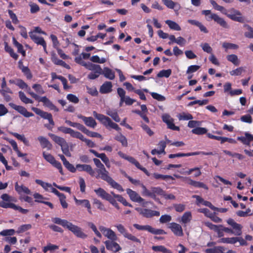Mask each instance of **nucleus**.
Returning a JSON list of instances; mask_svg holds the SVG:
<instances>
[{
  "label": "nucleus",
  "instance_id": "nucleus-32",
  "mask_svg": "<svg viewBox=\"0 0 253 253\" xmlns=\"http://www.w3.org/2000/svg\"><path fill=\"white\" fill-rule=\"evenodd\" d=\"M38 140L39 141L42 148H47L48 149H50L51 148L52 145L45 137L39 136L38 138Z\"/></svg>",
  "mask_w": 253,
  "mask_h": 253
},
{
  "label": "nucleus",
  "instance_id": "nucleus-33",
  "mask_svg": "<svg viewBox=\"0 0 253 253\" xmlns=\"http://www.w3.org/2000/svg\"><path fill=\"white\" fill-rule=\"evenodd\" d=\"M29 36L31 39L37 44L41 45L45 42L42 37L37 36L34 32H29Z\"/></svg>",
  "mask_w": 253,
  "mask_h": 253
},
{
  "label": "nucleus",
  "instance_id": "nucleus-18",
  "mask_svg": "<svg viewBox=\"0 0 253 253\" xmlns=\"http://www.w3.org/2000/svg\"><path fill=\"white\" fill-rule=\"evenodd\" d=\"M58 130L64 133L69 134L71 137L76 138H78L80 133H81L79 131H75L71 128L63 126L58 127Z\"/></svg>",
  "mask_w": 253,
  "mask_h": 253
},
{
  "label": "nucleus",
  "instance_id": "nucleus-3",
  "mask_svg": "<svg viewBox=\"0 0 253 253\" xmlns=\"http://www.w3.org/2000/svg\"><path fill=\"white\" fill-rule=\"evenodd\" d=\"M126 193L129 196L130 199L134 202L138 203L141 204L142 207H145L148 204H152V202L146 201L136 192L127 188L126 190Z\"/></svg>",
  "mask_w": 253,
  "mask_h": 253
},
{
  "label": "nucleus",
  "instance_id": "nucleus-13",
  "mask_svg": "<svg viewBox=\"0 0 253 253\" xmlns=\"http://www.w3.org/2000/svg\"><path fill=\"white\" fill-rule=\"evenodd\" d=\"M174 234V235L178 237L183 236V232L182 226L175 222H171L169 224L168 227Z\"/></svg>",
  "mask_w": 253,
  "mask_h": 253
},
{
  "label": "nucleus",
  "instance_id": "nucleus-20",
  "mask_svg": "<svg viewBox=\"0 0 253 253\" xmlns=\"http://www.w3.org/2000/svg\"><path fill=\"white\" fill-rule=\"evenodd\" d=\"M116 240H107L104 242L107 250L113 252H118L121 250L119 245L115 242Z\"/></svg>",
  "mask_w": 253,
  "mask_h": 253
},
{
  "label": "nucleus",
  "instance_id": "nucleus-35",
  "mask_svg": "<svg viewBox=\"0 0 253 253\" xmlns=\"http://www.w3.org/2000/svg\"><path fill=\"white\" fill-rule=\"evenodd\" d=\"M48 135L51 137L53 141L59 145L60 146H62L63 144H65L66 142H67L64 138L56 135L54 134L49 133Z\"/></svg>",
  "mask_w": 253,
  "mask_h": 253
},
{
  "label": "nucleus",
  "instance_id": "nucleus-26",
  "mask_svg": "<svg viewBox=\"0 0 253 253\" xmlns=\"http://www.w3.org/2000/svg\"><path fill=\"white\" fill-rule=\"evenodd\" d=\"M151 198L157 201L158 199L157 198V196H163L164 195V191L160 187H151Z\"/></svg>",
  "mask_w": 253,
  "mask_h": 253
},
{
  "label": "nucleus",
  "instance_id": "nucleus-41",
  "mask_svg": "<svg viewBox=\"0 0 253 253\" xmlns=\"http://www.w3.org/2000/svg\"><path fill=\"white\" fill-rule=\"evenodd\" d=\"M238 237L222 238L218 241L219 243L235 244L237 242Z\"/></svg>",
  "mask_w": 253,
  "mask_h": 253
},
{
  "label": "nucleus",
  "instance_id": "nucleus-57",
  "mask_svg": "<svg viewBox=\"0 0 253 253\" xmlns=\"http://www.w3.org/2000/svg\"><path fill=\"white\" fill-rule=\"evenodd\" d=\"M207 129L204 127H197L192 130V132L195 134L201 135L206 133Z\"/></svg>",
  "mask_w": 253,
  "mask_h": 253
},
{
  "label": "nucleus",
  "instance_id": "nucleus-9",
  "mask_svg": "<svg viewBox=\"0 0 253 253\" xmlns=\"http://www.w3.org/2000/svg\"><path fill=\"white\" fill-rule=\"evenodd\" d=\"M93 116L99 120L106 127L112 128L115 123L112 122L111 120L108 117L102 114H98L96 112H93Z\"/></svg>",
  "mask_w": 253,
  "mask_h": 253
},
{
  "label": "nucleus",
  "instance_id": "nucleus-12",
  "mask_svg": "<svg viewBox=\"0 0 253 253\" xmlns=\"http://www.w3.org/2000/svg\"><path fill=\"white\" fill-rule=\"evenodd\" d=\"M9 105L25 117L29 118L34 116L32 113L28 112L23 106L17 105L13 103H10Z\"/></svg>",
  "mask_w": 253,
  "mask_h": 253
},
{
  "label": "nucleus",
  "instance_id": "nucleus-39",
  "mask_svg": "<svg viewBox=\"0 0 253 253\" xmlns=\"http://www.w3.org/2000/svg\"><path fill=\"white\" fill-rule=\"evenodd\" d=\"M19 68L21 70L22 72L25 74L26 77L28 79H31L32 75L28 67L23 65L20 61L19 62Z\"/></svg>",
  "mask_w": 253,
  "mask_h": 253
},
{
  "label": "nucleus",
  "instance_id": "nucleus-31",
  "mask_svg": "<svg viewBox=\"0 0 253 253\" xmlns=\"http://www.w3.org/2000/svg\"><path fill=\"white\" fill-rule=\"evenodd\" d=\"M162 1L169 8L174 9L175 7V11H178L180 8V6L179 4L174 2L171 0H162Z\"/></svg>",
  "mask_w": 253,
  "mask_h": 253
},
{
  "label": "nucleus",
  "instance_id": "nucleus-27",
  "mask_svg": "<svg viewBox=\"0 0 253 253\" xmlns=\"http://www.w3.org/2000/svg\"><path fill=\"white\" fill-rule=\"evenodd\" d=\"M15 190L19 195L31 194V191L28 187L23 185H19L17 182L15 184Z\"/></svg>",
  "mask_w": 253,
  "mask_h": 253
},
{
  "label": "nucleus",
  "instance_id": "nucleus-63",
  "mask_svg": "<svg viewBox=\"0 0 253 253\" xmlns=\"http://www.w3.org/2000/svg\"><path fill=\"white\" fill-rule=\"evenodd\" d=\"M177 117L179 120H189L193 118L191 114L185 113L178 114Z\"/></svg>",
  "mask_w": 253,
  "mask_h": 253
},
{
  "label": "nucleus",
  "instance_id": "nucleus-38",
  "mask_svg": "<svg viewBox=\"0 0 253 253\" xmlns=\"http://www.w3.org/2000/svg\"><path fill=\"white\" fill-rule=\"evenodd\" d=\"M200 169V168L196 167L190 169L186 172H181V173L182 174L190 175L192 172L194 171V176L198 177L202 173Z\"/></svg>",
  "mask_w": 253,
  "mask_h": 253
},
{
  "label": "nucleus",
  "instance_id": "nucleus-42",
  "mask_svg": "<svg viewBox=\"0 0 253 253\" xmlns=\"http://www.w3.org/2000/svg\"><path fill=\"white\" fill-rule=\"evenodd\" d=\"M77 138L80 139L83 142H84L86 145L88 146L89 147L93 148L95 146V144L93 141L85 138L81 133H80Z\"/></svg>",
  "mask_w": 253,
  "mask_h": 253
},
{
  "label": "nucleus",
  "instance_id": "nucleus-22",
  "mask_svg": "<svg viewBox=\"0 0 253 253\" xmlns=\"http://www.w3.org/2000/svg\"><path fill=\"white\" fill-rule=\"evenodd\" d=\"M76 169L77 170L80 171H84L88 173L91 176L94 175V171L93 170L91 167L89 165L77 164L76 165Z\"/></svg>",
  "mask_w": 253,
  "mask_h": 253
},
{
  "label": "nucleus",
  "instance_id": "nucleus-4",
  "mask_svg": "<svg viewBox=\"0 0 253 253\" xmlns=\"http://www.w3.org/2000/svg\"><path fill=\"white\" fill-rule=\"evenodd\" d=\"M82 57L81 55L76 57L75 58V61L76 63L85 67L87 69L92 71L95 70L96 74H99L101 71V67L99 65L94 64L90 62H86L82 60Z\"/></svg>",
  "mask_w": 253,
  "mask_h": 253
},
{
  "label": "nucleus",
  "instance_id": "nucleus-59",
  "mask_svg": "<svg viewBox=\"0 0 253 253\" xmlns=\"http://www.w3.org/2000/svg\"><path fill=\"white\" fill-rule=\"evenodd\" d=\"M153 176L154 177V178H155L156 179H163V180H165V179H166L167 178H169V179H172V180L174 179L173 177L171 176V175H163V174H159V173H153Z\"/></svg>",
  "mask_w": 253,
  "mask_h": 253
},
{
  "label": "nucleus",
  "instance_id": "nucleus-56",
  "mask_svg": "<svg viewBox=\"0 0 253 253\" xmlns=\"http://www.w3.org/2000/svg\"><path fill=\"white\" fill-rule=\"evenodd\" d=\"M171 74V70L170 69L163 70L159 72L157 74V76L159 78H168L170 76Z\"/></svg>",
  "mask_w": 253,
  "mask_h": 253
},
{
  "label": "nucleus",
  "instance_id": "nucleus-23",
  "mask_svg": "<svg viewBox=\"0 0 253 253\" xmlns=\"http://www.w3.org/2000/svg\"><path fill=\"white\" fill-rule=\"evenodd\" d=\"M74 199L76 205H82V206L87 209V211L89 214H91L92 213V211L91 210V205L89 201L88 200H79L77 199L76 197H74Z\"/></svg>",
  "mask_w": 253,
  "mask_h": 253
},
{
  "label": "nucleus",
  "instance_id": "nucleus-16",
  "mask_svg": "<svg viewBox=\"0 0 253 253\" xmlns=\"http://www.w3.org/2000/svg\"><path fill=\"white\" fill-rule=\"evenodd\" d=\"M213 20L215 22L224 28H228L229 25L224 19L219 17L216 14H211L209 17L208 21Z\"/></svg>",
  "mask_w": 253,
  "mask_h": 253
},
{
  "label": "nucleus",
  "instance_id": "nucleus-45",
  "mask_svg": "<svg viewBox=\"0 0 253 253\" xmlns=\"http://www.w3.org/2000/svg\"><path fill=\"white\" fill-rule=\"evenodd\" d=\"M228 61L232 63L234 65L238 66L240 64V60L238 56L235 54H230L226 56Z\"/></svg>",
  "mask_w": 253,
  "mask_h": 253
},
{
  "label": "nucleus",
  "instance_id": "nucleus-51",
  "mask_svg": "<svg viewBox=\"0 0 253 253\" xmlns=\"http://www.w3.org/2000/svg\"><path fill=\"white\" fill-rule=\"evenodd\" d=\"M13 44L17 47L18 52L22 53L23 55L25 54V51L23 49V47L21 44L19 43L15 38H12Z\"/></svg>",
  "mask_w": 253,
  "mask_h": 253
},
{
  "label": "nucleus",
  "instance_id": "nucleus-61",
  "mask_svg": "<svg viewBox=\"0 0 253 253\" xmlns=\"http://www.w3.org/2000/svg\"><path fill=\"white\" fill-rule=\"evenodd\" d=\"M245 72V69L240 67L230 72L231 76H240L243 72Z\"/></svg>",
  "mask_w": 253,
  "mask_h": 253
},
{
  "label": "nucleus",
  "instance_id": "nucleus-10",
  "mask_svg": "<svg viewBox=\"0 0 253 253\" xmlns=\"http://www.w3.org/2000/svg\"><path fill=\"white\" fill-rule=\"evenodd\" d=\"M163 121L167 125L168 128L173 130H179V127L175 126L173 123L174 119L168 114L165 113L162 116Z\"/></svg>",
  "mask_w": 253,
  "mask_h": 253
},
{
  "label": "nucleus",
  "instance_id": "nucleus-48",
  "mask_svg": "<svg viewBox=\"0 0 253 253\" xmlns=\"http://www.w3.org/2000/svg\"><path fill=\"white\" fill-rule=\"evenodd\" d=\"M35 182L37 184L40 185L46 191H48L52 188V185L51 184L44 182L41 180L36 179Z\"/></svg>",
  "mask_w": 253,
  "mask_h": 253
},
{
  "label": "nucleus",
  "instance_id": "nucleus-54",
  "mask_svg": "<svg viewBox=\"0 0 253 253\" xmlns=\"http://www.w3.org/2000/svg\"><path fill=\"white\" fill-rule=\"evenodd\" d=\"M32 228V225L30 224H23L19 226L16 232L18 234L23 233Z\"/></svg>",
  "mask_w": 253,
  "mask_h": 253
},
{
  "label": "nucleus",
  "instance_id": "nucleus-21",
  "mask_svg": "<svg viewBox=\"0 0 253 253\" xmlns=\"http://www.w3.org/2000/svg\"><path fill=\"white\" fill-rule=\"evenodd\" d=\"M244 134V136H238L237 140L240 141L243 144L249 146L250 142L253 141V135L248 132H245Z\"/></svg>",
  "mask_w": 253,
  "mask_h": 253
},
{
  "label": "nucleus",
  "instance_id": "nucleus-36",
  "mask_svg": "<svg viewBox=\"0 0 253 253\" xmlns=\"http://www.w3.org/2000/svg\"><path fill=\"white\" fill-rule=\"evenodd\" d=\"M152 249L153 251L156 252H161L163 253H172L170 250L162 245L153 246L152 247Z\"/></svg>",
  "mask_w": 253,
  "mask_h": 253
},
{
  "label": "nucleus",
  "instance_id": "nucleus-49",
  "mask_svg": "<svg viewBox=\"0 0 253 253\" xmlns=\"http://www.w3.org/2000/svg\"><path fill=\"white\" fill-rule=\"evenodd\" d=\"M10 134H12L14 137H15L18 140L22 141L25 145H28L29 141L26 138V137H25L24 135H23V134H19L18 133L13 132H11Z\"/></svg>",
  "mask_w": 253,
  "mask_h": 253
},
{
  "label": "nucleus",
  "instance_id": "nucleus-24",
  "mask_svg": "<svg viewBox=\"0 0 253 253\" xmlns=\"http://www.w3.org/2000/svg\"><path fill=\"white\" fill-rule=\"evenodd\" d=\"M1 206V208H11L14 210H17L19 211L20 212H21L22 213H27L28 211V210L27 209H24L22 208L21 207L17 206L15 205L14 204H6L4 203H1L0 205Z\"/></svg>",
  "mask_w": 253,
  "mask_h": 253
},
{
  "label": "nucleus",
  "instance_id": "nucleus-60",
  "mask_svg": "<svg viewBox=\"0 0 253 253\" xmlns=\"http://www.w3.org/2000/svg\"><path fill=\"white\" fill-rule=\"evenodd\" d=\"M4 48L5 51L8 52L13 58L14 59H17L18 58V55L14 52L13 49L11 47L9 46L7 43L5 44Z\"/></svg>",
  "mask_w": 253,
  "mask_h": 253
},
{
  "label": "nucleus",
  "instance_id": "nucleus-1",
  "mask_svg": "<svg viewBox=\"0 0 253 253\" xmlns=\"http://www.w3.org/2000/svg\"><path fill=\"white\" fill-rule=\"evenodd\" d=\"M96 172L98 175L96 176L97 178H100L106 181L113 188L117 189L120 192H123L124 189L122 186L114 180L109 174V172L105 168L100 169H97Z\"/></svg>",
  "mask_w": 253,
  "mask_h": 253
},
{
  "label": "nucleus",
  "instance_id": "nucleus-46",
  "mask_svg": "<svg viewBox=\"0 0 253 253\" xmlns=\"http://www.w3.org/2000/svg\"><path fill=\"white\" fill-rule=\"evenodd\" d=\"M222 251H224V247L216 246L213 248L207 249L205 252L206 253H222Z\"/></svg>",
  "mask_w": 253,
  "mask_h": 253
},
{
  "label": "nucleus",
  "instance_id": "nucleus-15",
  "mask_svg": "<svg viewBox=\"0 0 253 253\" xmlns=\"http://www.w3.org/2000/svg\"><path fill=\"white\" fill-rule=\"evenodd\" d=\"M227 223L233 228V234L237 236H240L242 234V226L240 224L236 222L233 219L229 218L227 220Z\"/></svg>",
  "mask_w": 253,
  "mask_h": 253
},
{
  "label": "nucleus",
  "instance_id": "nucleus-64",
  "mask_svg": "<svg viewBox=\"0 0 253 253\" xmlns=\"http://www.w3.org/2000/svg\"><path fill=\"white\" fill-rule=\"evenodd\" d=\"M200 46L202 49L206 52L211 54L212 49L208 43H202L201 44Z\"/></svg>",
  "mask_w": 253,
  "mask_h": 253
},
{
  "label": "nucleus",
  "instance_id": "nucleus-34",
  "mask_svg": "<svg viewBox=\"0 0 253 253\" xmlns=\"http://www.w3.org/2000/svg\"><path fill=\"white\" fill-rule=\"evenodd\" d=\"M106 114L110 116L116 122H120L121 121L116 110L109 109L106 111Z\"/></svg>",
  "mask_w": 253,
  "mask_h": 253
},
{
  "label": "nucleus",
  "instance_id": "nucleus-47",
  "mask_svg": "<svg viewBox=\"0 0 253 253\" xmlns=\"http://www.w3.org/2000/svg\"><path fill=\"white\" fill-rule=\"evenodd\" d=\"M244 27L247 31L244 33V36L249 39H253V28L248 24H244Z\"/></svg>",
  "mask_w": 253,
  "mask_h": 253
},
{
  "label": "nucleus",
  "instance_id": "nucleus-55",
  "mask_svg": "<svg viewBox=\"0 0 253 253\" xmlns=\"http://www.w3.org/2000/svg\"><path fill=\"white\" fill-rule=\"evenodd\" d=\"M87 225L92 230V231L94 232V234L96 235V236H97L99 238H102L101 234L97 230L96 226L93 223L89 222L87 223Z\"/></svg>",
  "mask_w": 253,
  "mask_h": 253
},
{
  "label": "nucleus",
  "instance_id": "nucleus-53",
  "mask_svg": "<svg viewBox=\"0 0 253 253\" xmlns=\"http://www.w3.org/2000/svg\"><path fill=\"white\" fill-rule=\"evenodd\" d=\"M19 96L20 100L25 104L33 103L32 100L27 98L24 93L21 91L19 92Z\"/></svg>",
  "mask_w": 253,
  "mask_h": 253
},
{
  "label": "nucleus",
  "instance_id": "nucleus-8",
  "mask_svg": "<svg viewBox=\"0 0 253 253\" xmlns=\"http://www.w3.org/2000/svg\"><path fill=\"white\" fill-rule=\"evenodd\" d=\"M67 229L72 232L76 237L81 239H85L87 235L85 234L82 230V228L70 222Z\"/></svg>",
  "mask_w": 253,
  "mask_h": 253
},
{
  "label": "nucleus",
  "instance_id": "nucleus-29",
  "mask_svg": "<svg viewBox=\"0 0 253 253\" xmlns=\"http://www.w3.org/2000/svg\"><path fill=\"white\" fill-rule=\"evenodd\" d=\"M94 192L98 197L107 201H108V200L111 196L110 194L108 193L103 188H101L95 189Z\"/></svg>",
  "mask_w": 253,
  "mask_h": 253
},
{
  "label": "nucleus",
  "instance_id": "nucleus-50",
  "mask_svg": "<svg viewBox=\"0 0 253 253\" xmlns=\"http://www.w3.org/2000/svg\"><path fill=\"white\" fill-rule=\"evenodd\" d=\"M222 46L223 48L225 49V51H227L228 49H237L239 47L237 44L226 42H224Z\"/></svg>",
  "mask_w": 253,
  "mask_h": 253
},
{
  "label": "nucleus",
  "instance_id": "nucleus-30",
  "mask_svg": "<svg viewBox=\"0 0 253 253\" xmlns=\"http://www.w3.org/2000/svg\"><path fill=\"white\" fill-rule=\"evenodd\" d=\"M5 140H6L11 144L13 149L16 152L17 156L19 157H22L27 155L26 154H23L20 152L19 150L17 143L15 140L9 138H5Z\"/></svg>",
  "mask_w": 253,
  "mask_h": 253
},
{
  "label": "nucleus",
  "instance_id": "nucleus-44",
  "mask_svg": "<svg viewBox=\"0 0 253 253\" xmlns=\"http://www.w3.org/2000/svg\"><path fill=\"white\" fill-rule=\"evenodd\" d=\"M85 119V120L84 121V124L90 127L94 128L96 126V123L95 120L91 117H86Z\"/></svg>",
  "mask_w": 253,
  "mask_h": 253
},
{
  "label": "nucleus",
  "instance_id": "nucleus-58",
  "mask_svg": "<svg viewBox=\"0 0 253 253\" xmlns=\"http://www.w3.org/2000/svg\"><path fill=\"white\" fill-rule=\"evenodd\" d=\"M90 60L94 63L102 64L106 62L105 58H100L98 55H94L90 57Z\"/></svg>",
  "mask_w": 253,
  "mask_h": 253
},
{
  "label": "nucleus",
  "instance_id": "nucleus-43",
  "mask_svg": "<svg viewBox=\"0 0 253 253\" xmlns=\"http://www.w3.org/2000/svg\"><path fill=\"white\" fill-rule=\"evenodd\" d=\"M115 139L121 143L122 145L124 147H127L128 143L126 138L123 135L122 133H120L118 135H117Z\"/></svg>",
  "mask_w": 253,
  "mask_h": 253
},
{
  "label": "nucleus",
  "instance_id": "nucleus-52",
  "mask_svg": "<svg viewBox=\"0 0 253 253\" xmlns=\"http://www.w3.org/2000/svg\"><path fill=\"white\" fill-rule=\"evenodd\" d=\"M58 248L59 247L57 245L48 244L46 246L43 248L42 251L43 253H46L47 251L53 252Z\"/></svg>",
  "mask_w": 253,
  "mask_h": 253
},
{
  "label": "nucleus",
  "instance_id": "nucleus-28",
  "mask_svg": "<svg viewBox=\"0 0 253 253\" xmlns=\"http://www.w3.org/2000/svg\"><path fill=\"white\" fill-rule=\"evenodd\" d=\"M112 84L111 82H105L100 87L99 91L103 94L108 93L112 91Z\"/></svg>",
  "mask_w": 253,
  "mask_h": 253
},
{
  "label": "nucleus",
  "instance_id": "nucleus-17",
  "mask_svg": "<svg viewBox=\"0 0 253 253\" xmlns=\"http://www.w3.org/2000/svg\"><path fill=\"white\" fill-rule=\"evenodd\" d=\"M192 218V213L190 211H186L184 213L182 216L177 219L184 227H186L189 224Z\"/></svg>",
  "mask_w": 253,
  "mask_h": 253
},
{
  "label": "nucleus",
  "instance_id": "nucleus-11",
  "mask_svg": "<svg viewBox=\"0 0 253 253\" xmlns=\"http://www.w3.org/2000/svg\"><path fill=\"white\" fill-rule=\"evenodd\" d=\"M32 110L37 115L40 116L42 118L46 119L48 121L49 124L53 126L54 123L52 119V115L50 113L43 111L39 108L32 107Z\"/></svg>",
  "mask_w": 253,
  "mask_h": 253
},
{
  "label": "nucleus",
  "instance_id": "nucleus-25",
  "mask_svg": "<svg viewBox=\"0 0 253 253\" xmlns=\"http://www.w3.org/2000/svg\"><path fill=\"white\" fill-rule=\"evenodd\" d=\"M193 198L196 199V204L199 206L200 204H202L205 206L208 207L211 209H215V207L213 206L212 204L207 201H205L202 197L198 195H193Z\"/></svg>",
  "mask_w": 253,
  "mask_h": 253
},
{
  "label": "nucleus",
  "instance_id": "nucleus-62",
  "mask_svg": "<svg viewBox=\"0 0 253 253\" xmlns=\"http://www.w3.org/2000/svg\"><path fill=\"white\" fill-rule=\"evenodd\" d=\"M125 238H127V239L131 240L133 241V242L135 243L137 245H140L141 244V241L137 238L135 236L132 235L130 233H128V234H126Z\"/></svg>",
  "mask_w": 253,
  "mask_h": 253
},
{
  "label": "nucleus",
  "instance_id": "nucleus-40",
  "mask_svg": "<svg viewBox=\"0 0 253 253\" xmlns=\"http://www.w3.org/2000/svg\"><path fill=\"white\" fill-rule=\"evenodd\" d=\"M165 22L169 26L170 29L178 31L181 30L180 27L175 22L170 20H167L165 21Z\"/></svg>",
  "mask_w": 253,
  "mask_h": 253
},
{
  "label": "nucleus",
  "instance_id": "nucleus-5",
  "mask_svg": "<svg viewBox=\"0 0 253 253\" xmlns=\"http://www.w3.org/2000/svg\"><path fill=\"white\" fill-rule=\"evenodd\" d=\"M117 93L120 98L119 106H122L124 103L126 105H131L136 101L135 99L131 98L128 96H126V91L124 89L121 87L117 88Z\"/></svg>",
  "mask_w": 253,
  "mask_h": 253
},
{
  "label": "nucleus",
  "instance_id": "nucleus-14",
  "mask_svg": "<svg viewBox=\"0 0 253 253\" xmlns=\"http://www.w3.org/2000/svg\"><path fill=\"white\" fill-rule=\"evenodd\" d=\"M99 229L102 232L103 235L110 240H117V237L115 233L111 229L106 228L103 226H100Z\"/></svg>",
  "mask_w": 253,
  "mask_h": 253
},
{
  "label": "nucleus",
  "instance_id": "nucleus-7",
  "mask_svg": "<svg viewBox=\"0 0 253 253\" xmlns=\"http://www.w3.org/2000/svg\"><path fill=\"white\" fill-rule=\"evenodd\" d=\"M135 210L142 216L149 218L154 216H159L160 213L158 211H154L151 209L136 207Z\"/></svg>",
  "mask_w": 253,
  "mask_h": 253
},
{
  "label": "nucleus",
  "instance_id": "nucleus-2",
  "mask_svg": "<svg viewBox=\"0 0 253 253\" xmlns=\"http://www.w3.org/2000/svg\"><path fill=\"white\" fill-rule=\"evenodd\" d=\"M95 70H92V72L88 75L87 78L90 80H94L101 74H103L106 78L111 80H114L115 77L114 72L107 67L104 68L103 70L101 68L100 73L98 74V75L95 74Z\"/></svg>",
  "mask_w": 253,
  "mask_h": 253
},
{
  "label": "nucleus",
  "instance_id": "nucleus-37",
  "mask_svg": "<svg viewBox=\"0 0 253 253\" xmlns=\"http://www.w3.org/2000/svg\"><path fill=\"white\" fill-rule=\"evenodd\" d=\"M52 221L56 224L61 225L63 227H66L67 228L70 223V222H69L66 220L62 219L59 217H54L52 218Z\"/></svg>",
  "mask_w": 253,
  "mask_h": 253
},
{
  "label": "nucleus",
  "instance_id": "nucleus-6",
  "mask_svg": "<svg viewBox=\"0 0 253 253\" xmlns=\"http://www.w3.org/2000/svg\"><path fill=\"white\" fill-rule=\"evenodd\" d=\"M225 15L233 21L240 23L244 22V18L242 16V13L233 8L227 10Z\"/></svg>",
  "mask_w": 253,
  "mask_h": 253
},
{
  "label": "nucleus",
  "instance_id": "nucleus-19",
  "mask_svg": "<svg viewBox=\"0 0 253 253\" xmlns=\"http://www.w3.org/2000/svg\"><path fill=\"white\" fill-rule=\"evenodd\" d=\"M38 101L39 102H42L44 106L48 107L50 110H53L55 112L59 111V109L46 97H40V98L38 99Z\"/></svg>",
  "mask_w": 253,
  "mask_h": 253
}]
</instances>
